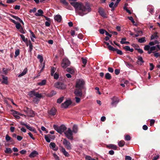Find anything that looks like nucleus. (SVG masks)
<instances>
[{
  "label": "nucleus",
  "instance_id": "1",
  "mask_svg": "<svg viewBox=\"0 0 160 160\" xmlns=\"http://www.w3.org/2000/svg\"><path fill=\"white\" fill-rule=\"evenodd\" d=\"M81 16H83L91 11V9L88 3L86 2L85 5L81 3Z\"/></svg>",
  "mask_w": 160,
  "mask_h": 160
},
{
  "label": "nucleus",
  "instance_id": "2",
  "mask_svg": "<svg viewBox=\"0 0 160 160\" xmlns=\"http://www.w3.org/2000/svg\"><path fill=\"white\" fill-rule=\"evenodd\" d=\"M76 89L74 91V94L76 96V102L78 103L80 101V98L78 97L80 96V79H78L76 83Z\"/></svg>",
  "mask_w": 160,
  "mask_h": 160
},
{
  "label": "nucleus",
  "instance_id": "3",
  "mask_svg": "<svg viewBox=\"0 0 160 160\" xmlns=\"http://www.w3.org/2000/svg\"><path fill=\"white\" fill-rule=\"evenodd\" d=\"M71 5L75 8V11L79 15H80V3L77 2V0H68Z\"/></svg>",
  "mask_w": 160,
  "mask_h": 160
},
{
  "label": "nucleus",
  "instance_id": "4",
  "mask_svg": "<svg viewBox=\"0 0 160 160\" xmlns=\"http://www.w3.org/2000/svg\"><path fill=\"white\" fill-rule=\"evenodd\" d=\"M53 127L55 130L61 134H62L63 132H64L67 128L66 127L63 125L59 127L56 125H54Z\"/></svg>",
  "mask_w": 160,
  "mask_h": 160
},
{
  "label": "nucleus",
  "instance_id": "5",
  "mask_svg": "<svg viewBox=\"0 0 160 160\" xmlns=\"http://www.w3.org/2000/svg\"><path fill=\"white\" fill-rule=\"evenodd\" d=\"M72 132L70 128H68V130L64 132V133L66 137L70 140L73 139L72 136Z\"/></svg>",
  "mask_w": 160,
  "mask_h": 160
},
{
  "label": "nucleus",
  "instance_id": "6",
  "mask_svg": "<svg viewBox=\"0 0 160 160\" xmlns=\"http://www.w3.org/2000/svg\"><path fill=\"white\" fill-rule=\"evenodd\" d=\"M144 50L145 51H148V53L150 54L154 52L153 51L155 50L156 49V46H149V45H145L144 47Z\"/></svg>",
  "mask_w": 160,
  "mask_h": 160
},
{
  "label": "nucleus",
  "instance_id": "7",
  "mask_svg": "<svg viewBox=\"0 0 160 160\" xmlns=\"http://www.w3.org/2000/svg\"><path fill=\"white\" fill-rule=\"evenodd\" d=\"M70 64V61L67 58H65L62 60L61 64V66L63 68H65L68 66Z\"/></svg>",
  "mask_w": 160,
  "mask_h": 160
},
{
  "label": "nucleus",
  "instance_id": "8",
  "mask_svg": "<svg viewBox=\"0 0 160 160\" xmlns=\"http://www.w3.org/2000/svg\"><path fill=\"white\" fill-rule=\"evenodd\" d=\"M54 87L58 89H64L66 88V85L63 82H57L54 84Z\"/></svg>",
  "mask_w": 160,
  "mask_h": 160
},
{
  "label": "nucleus",
  "instance_id": "9",
  "mask_svg": "<svg viewBox=\"0 0 160 160\" xmlns=\"http://www.w3.org/2000/svg\"><path fill=\"white\" fill-rule=\"evenodd\" d=\"M62 143L65 148H66L67 150H71L72 149V144L69 141L66 139H63Z\"/></svg>",
  "mask_w": 160,
  "mask_h": 160
},
{
  "label": "nucleus",
  "instance_id": "10",
  "mask_svg": "<svg viewBox=\"0 0 160 160\" xmlns=\"http://www.w3.org/2000/svg\"><path fill=\"white\" fill-rule=\"evenodd\" d=\"M85 82L82 80H81V98L83 97L85 92V88L84 86Z\"/></svg>",
  "mask_w": 160,
  "mask_h": 160
},
{
  "label": "nucleus",
  "instance_id": "11",
  "mask_svg": "<svg viewBox=\"0 0 160 160\" xmlns=\"http://www.w3.org/2000/svg\"><path fill=\"white\" fill-rule=\"evenodd\" d=\"M112 102L111 104L112 105H115V106L116 107L117 104L118 103L119 101V99L118 98L116 97H113L112 98Z\"/></svg>",
  "mask_w": 160,
  "mask_h": 160
},
{
  "label": "nucleus",
  "instance_id": "12",
  "mask_svg": "<svg viewBox=\"0 0 160 160\" xmlns=\"http://www.w3.org/2000/svg\"><path fill=\"white\" fill-rule=\"evenodd\" d=\"M71 103V101L70 100H66L62 104V108H68V106Z\"/></svg>",
  "mask_w": 160,
  "mask_h": 160
},
{
  "label": "nucleus",
  "instance_id": "13",
  "mask_svg": "<svg viewBox=\"0 0 160 160\" xmlns=\"http://www.w3.org/2000/svg\"><path fill=\"white\" fill-rule=\"evenodd\" d=\"M26 112L28 116L30 117H33L35 115V113L34 112L29 108H27Z\"/></svg>",
  "mask_w": 160,
  "mask_h": 160
},
{
  "label": "nucleus",
  "instance_id": "14",
  "mask_svg": "<svg viewBox=\"0 0 160 160\" xmlns=\"http://www.w3.org/2000/svg\"><path fill=\"white\" fill-rule=\"evenodd\" d=\"M98 12L100 15L102 17L104 18L107 17L106 14L105 12L103 10L102 8H99L98 9Z\"/></svg>",
  "mask_w": 160,
  "mask_h": 160
},
{
  "label": "nucleus",
  "instance_id": "15",
  "mask_svg": "<svg viewBox=\"0 0 160 160\" xmlns=\"http://www.w3.org/2000/svg\"><path fill=\"white\" fill-rule=\"evenodd\" d=\"M81 59L82 60V68H85L87 62V58L86 57H82Z\"/></svg>",
  "mask_w": 160,
  "mask_h": 160
},
{
  "label": "nucleus",
  "instance_id": "16",
  "mask_svg": "<svg viewBox=\"0 0 160 160\" xmlns=\"http://www.w3.org/2000/svg\"><path fill=\"white\" fill-rule=\"evenodd\" d=\"M60 151L66 157H68L70 155L69 153L66 150L65 148L63 147H62L61 148Z\"/></svg>",
  "mask_w": 160,
  "mask_h": 160
},
{
  "label": "nucleus",
  "instance_id": "17",
  "mask_svg": "<svg viewBox=\"0 0 160 160\" xmlns=\"http://www.w3.org/2000/svg\"><path fill=\"white\" fill-rule=\"evenodd\" d=\"M144 61L143 60L142 57L138 56V60L136 62L137 64L139 65H142V63H144Z\"/></svg>",
  "mask_w": 160,
  "mask_h": 160
},
{
  "label": "nucleus",
  "instance_id": "18",
  "mask_svg": "<svg viewBox=\"0 0 160 160\" xmlns=\"http://www.w3.org/2000/svg\"><path fill=\"white\" fill-rule=\"evenodd\" d=\"M49 146L50 148L54 151H56L58 149V148L56 147V144L54 142H51Z\"/></svg>",
  "mask_w": 160,
  "mask_h": 160
},
{
  "label": "nucleus",
  "instance_id": "19",
  "mask_svg": "<svg viewBox=\"0 0 160 160\" xmlns=\"http://www.w3.org/2000/svg\"><path fill=\"white\" fill-rule=\"evenodd\" d=\"M107 148L109 149H112L114 150H116L117 149V147L115 145L110 144L107 145Z\"/></svg>",
  "mask_w": 160,
  "mask_h": 160
},
{
  "label": "nucleus",
  "instance_id": "20",
  "mask_svg": "<svg viewBox=\"0 0 160 160\" xmlns=\"http://www.w3.org/2000/svg\"><path fill=\"white\" fill-rule=\"evenodd\" d=\"M10 15L17 20L18 21H19L20 22H21L22 24H24V22H23V21L18 17L16 16H14V15H13L12 14H10Z\"/></svg>",
  "mask_w": 160,
  "mask_h": 160
},
{
  "label": "nucleus",
  "instance_id": "21",
  "mask_svg": "<svg viewBox=\"0 0 160 160\" xmlns=\"http://www.w3.org/2000/svg\"><path fill=\"white\" fill-rule=\"evenodd\" d=\"M54 20L58 22H60L62 19V17L59 15H57L54 17Z\"/></svg>",
  "mask_w": 160,
  "mask_h": 160
},
{
  "label": "nucleus",
  "instance_id": "22",
  "mask_svg": "<svg viewBox=\"0 0 160 160\" xmlns=\"http://www.w3.org/2000/svg\"><path fill=\"white\" fill-rule=\"evenodd\" d=\"M2 78L3 79V80L2 81V83H4L5 84L7 85L8 84V78L7 77L4 76H2Z\"/></svg>",
  "mask_w": 160,
  "mask_h": 160
},
{
  "label": "nucleus",
  "instance_id": "23",
  "mask_svg": "<svg viewBox=\"0 0 160 160\" xmlns=\"http://www.w3.org/2000/svg\"><path fill=\"white\" fill-rule=\"evenodd\" d=\"M38 154V153L36 151H33L29 155V157L31 158L34 157Z\"/></svg>",
  "mask_w": 160,
  "mask_h": 160
},
{
  "label": "nucleus",
  "instance_id": "24",
  "mask_svg": "<svg viewBox=\"0 0 160 160\" xmlns=\"http://www.w3.org/2000/svg\"><path fill=\"white\" fill-rule=\"evenodd\" d=\"M43 12L41 9H39L38 10L37 12L36 13L35 15L36 16H43Z\"/></svg>",
  "mask_w": 160,
  "mask_h": 160
},
{
  "label": "nucleus",
  "instance_id": "25",
  "mask_svg": "<svg viewBox=\"0 0 160 160\" xmlns=\"http://www.w3.org/2000/svg\"><path fill=\"white\" fill-rule=\"evenodd\" d=\"M26 128L30 131L33 132L35 133L37 132V131L35 128L33 127L30 126H29L28 125L27 126Z\"/></svg>",
  "mask_w": 160,
  "mask_h": 160
},
{
  "label": "nucleus",
  "instance_id": "26",
  "mask_svg": "<svg viewBox=\"0 0 160 160\" xmlns=\"http://www.w3.org/2000/svg\"><path fill=\"white\" fill-rule=\"evenodd\" d=\"M5 139L7 142L10 141V142H13V139L8 134H7L5 136Z\"/></svg>",
  "mask_w": 160,
  "mask_h": 160
},
{
  "label": "nucleus",
  "instance_id": "27",
  "mask_svg": "<svg viewBox=\"0 0 160 160\" xmlns=\"http://www.w3.org/2000/svg\"><path fill=\"white\" fill-rule=\"evenodd\" d=\"M158 33L157 32H154L153 34L152 35L151 37V40H152L154 39H157L158 38V36L157 35Z\"/></svg>",
  "mask_w": 160,
  "mask_h": 160
},
{
  "label": "nucleus",
  "instance_id": "28",
  "mask_svg": "<svg viewBox=\"0 0 160 160\" xmlns=\"http://www.w3.org/2000/svg\"><path fill=\"white\" fill-rule=\"evenodd\" d=\"M21 38L23 40V42H25L27 44V46H28V45L27 44V43L28 42V39L27 38H25V36L22 34H21L20 35Z\"/></svg>",
  "mask_w": 160,
  "mask_h": 160
},
{
  "label": "nucleus",
  "instance_id": "29",
  "mask_svg": "<svg viewBox=\"0 0 160 160\" xmlns=\"http://www.w3.org/2000/svg\"><path fill=\"white\" fill-rule=\"evenodd\" d=\"M28 71V69L27 68H25L23 71L22 72L18 75L19 77H21L25 75L27 73Z\"/></svg>",
  "mask_w": 160,
  "mask_h": 160
},
{
  "label": "nucleus",
  "instance_id": "30",
  "mask_svg": "<svg viewBox=\"0 0 160 160\" xmlns=\"http://www.w3.org/2000/svg\"><path fill=\"white\" fill-rule=\"evenodd\" d=\"M66 71L71 74L73 73L74 72V70L73 68H68L66 69Z\"/></svg>",
  "mask_w": 160,
  "mask_h": 160
},
{
  "label": "nucleus",
  "instance_id": "31",
  "mask_svg": "<svg viewBox=\"0 0 160 160\" xmlns=\"http://www.w3.org/2000/svg\"><path fill=\"white\" fill-rule=\"evenodd\" d=\"M56 110L55 108H52L50 111L49 113L50 114L54 116L56 114Z\"/></svg>",
  "mask_w": 160,
  "mask_h": 160
},
{
  "label": "nucleus",
  "instance_id": "32",
  "mask_svg": "<svg viewBox=\"0 0 160 160\" xmlns=\"http://www.w3.org/2000/svg\"><path fill=\"white\" fill-rule=\"evenodd\" d=\"M5 153L7 154L11 153L12 152V149L10 148H6L5 150L4 151Z\"/></svg>",
  "mask_w": 160,
  "mask_h": 160
},
{
  "label": "nucleus",
  "instance_id": "33",
  "mask_svg": "<svg viewBox=\"0 0 160 160\" xmlns=\"http://www.w3.org/2000/svg\"><path fill=\"white\" fill-rule=\"evenodd\" d=\"M37 58L39 60L41 64V65H42V62L43 61V59L42 56L40 55H38Z\"/></svg>",
  "mask_w": 160,
  "mask_h": 160
},
{
  "label": "nucleus",
  "instance_id": "34",
  "mask_svg": "<svg viewBox=\"0 0 160 160\" xmlns=\"http://www.w3.org/2000/svg\"><path fill=\"white\" fill-rule=\"evenodd\" d=\"M72 132L76 133L78 131V127L76 125H74L73 126L72 128Z\"/></svg>",
  "mask_w": 160,
  "mask_h": 160
},
{
  "label": "nucleus",
  "instance_id": "35",
  "mask_svg": "<svg viewBox=\"0 0 160 160\" xmlns=\"http://www.w3.org/2000/svg\"><path fill=\"white\" fill-rule=\"evenodd\" d=\"M46 81L45 79L42 80L41 82L38 83V85L42 86L45 85L46 83Z\"/></svg>",
  "mask_w": 160,
  "mask_h": 160
},
{
  "label": "nucleus",
  "instance_id": "36",
  "mask_svg": "<svg viewBox=\"0 0 160 160\" xmlns=\"http://www.w3.org/2000/svg\"><path fill=\"white\" fill-rule=\"evenodd\" d=\"M105 78L108 80H110L112 78V77L110 74L108 72L105 75Z\"/></svg>",
  "mask_w": 160,
  "mask_h": 160
},
{
  "label": "nucleus",
  "instance_id": "37",
  "mask_svg": "<svg viewBox=\"0 0 160 160\" xmlns=\"http://www.w3.org/2000/svg\"><path fill=\"white\" fill-rule=\"evenodd\" d=\"M125 143V141L121 140L118 142V145L120 147H122L124 145Z\"/></svg>",
  "mask_w": 160,
  "mask_h": 160
},
{
  "label": "nucleus",
  "instance_id": "38",
  "mask_svg": "<svg viewBox=\"0 0 160 160\" xmlns=\"http://www.w3.org/2000/svg\"><path fill=\"white\" fill-rule=\"evenodd\" d=\"M56 71V68L54 67H52L51 70V74L52 76H53L54 73Z\"/></svg>",
  "mask_w": 160,
  "mask_h": 160
},
{
  "label": "nucleus",
  "instance_id": "39",
  "mask_svg": "<svg viewBox=\"0 0 160 160\" xmlns=\"http://www.w3.org/2000/svg\"><path fill=\"white\" fill-rule=\"evenodd\" d=\"M29 51L30 52H31L33 48V46L31 42L30 41H29Z\"/></svg>",
  "mask_w": 160,
  "mask_h": 160
},
{
  "label": "nucleus",
  "instance_id": "40",
  "mask_svg": "<svg viewBox=\"0 0 160 160\" xmlns=\"http://www.w3.org/2000/svg\"><path fill=\"white\" fill-rule=\"evenodd\" d=\"M40 101V99L37 98V97H35L33 98L32 101L35 103L37 104Z\"/></svg>",
  "mask_w": 160,
  "mask_h": 160
},
{
  "label": "nucleus",
  "instance_id": "41",
  "mask_svg": "<svg viewBox=\"0 0 160 160\" xmlns=\"http://www.w3.org/2000/svg\"><path fill=\"white\" fill-rule=\"evenodd\" d=\"M145 37H143L142 38H139L138 40V42L141 43H143L144 42L146 41L145 40Z\"/></svg>",
  "mask_w": 160,
  "mask_h": 160
},
{
  "label": "nucleus",
  "instance_id": "42",
  "mask_svg": "<svg viewBox=\"0 0 160 160\" xmlns=\"http://www.w3.org/2000/svg\"><path fill=\"white\" fill-rule=\"evenodd\" d=\"M56 92L55 91H52L50 93L48 94V96L49 97H52V96H53V95L56 94Z\"/></svg>",
  "mask_w": 160,
  "mask_h": 160
},
{
  "label": "nucleus",
  "instance_id": "43",
  "mask_svg": "<svg viewBox=\"0 0 160 160\" xmlns=\"http://www.w3.org/2000/svg\"><path fill=\"white\" fill-rule=\"evenodd\" d=\"M34 96H35V97H37V98H38L39 99H40L42 97V95L41 94L39 93H38V92H35V94L34 95Z\"/></svg>",
  "mask_w": 160,
  "mask_h": 160
},
{
  "label": "nucleus",
  "instance_id": "44",
  "mask_svg": "<svg viewBox=\"0 0 160 160\" xmlns=\"http://www.w3.org/2000/svg\"><path fill=\"white\" fill-rule=\"evenodd\" d=\"M15 55H14V57L15 58L17 57L19 55L20 53V50L19 49H17L16 50L15 52Z\"/></svg>",
  "mask_w": 160,
  "mask_h": 160
},
{
  "label": "nucleus",
  "instance_id": "45",
  "mask_svg": "<svg viewBox=\"0 0 160 160\" xmlns=\"http://www.w3.org/2000/svg\"><path fill=\"white\" fill-rule=\"evenodd\" d=\"M115 51L116 52L117 54H119L120 55H122L123 54V53L122 51L119 50L118 49L116 48V50H115Z\"/></svg>",
  "mask_w": 160,
  "mask_h": 160
},
{
  "label": "nucleus",
  "instance_id": "46",
  "mask_svg": "<svg viewBox=\"0 0 160 160\" xmlns=\"http://www.w3.org/2000/svg\"><path fill=\"white\" fill-rule=\"evenodd\" d=\"M108 48L109 50L113 51V52L115 51V50H116V49L114 48L113 47H112L110 45L108 47Z\"/></svg>",
  "mask_w": 160,
  "mask_h": 160
},
{
  "label": "nucleus",
  "instance_id": "47",
  "mask_svg": "<svg viewBox=\"0 0 160 160\" xmlns=\"http://www.w3.org/2000/svg\"><path fill=\"white\" fill-rule=\"evenodd\" d=\"M45 138L46 140V141L48 142H50L51 140L50 138L46 135H44Z\"/></svg>",
  "mask_w": 160,
  "mask_h": 160
},
{
  "label": "nucleus",
  "instance_id": "48",
  "mask_svg": "<svg viewBox=\"0 0 160 160\" xmlns=\"http://www.w3.org/2000/svg\"><path fill=\"white\" fill-rule=\"evenodd\" d=\"M16 27L18 29V30L22 27L20 23L17 22L16 24Z\"/></svg>",
  "mask_w": 160,
  "mask_h": 160
},
{
  "label": "nucleus",
  "instance_id": "49",
  "mask_svg": "<svg viewBox=\"0 0 160 160\" xmlns=\"http://www.w3.org/2000/svg\"><path fill=\"white\" fill-rule=\"evenodd\" d=\"M35 92L33 91H31L29 94V95L31 97H32L33 96H34V95L35 94Z\"/></svg>",
  "mask_w": 160,
  "mask_h": 160
},
{
  "label": "nucleus",
  "instance_id": "50",
  "mask_svg": "<svg viewBox=\"0 0 160 160\" xmlns=\"http://www.w3.org/2000/svg\"><path fill=\"white\" fill-rule=\"evenodd\" d=\"M61 2L66 6L68 5V3L67 2L66 0H61Z\"/></svg>",
  "mask_w": 160,
  "mask_h": 160
},
{
  "label": "nucleus",
  "instance_id": "51",
  "mask_svg": "<svg viewBox=\"0 0 160 160\" xmlns=\"http://www.w3.org/2000/svg\"><path fill=\"white\" fill-rule=\"evenodd\" d=\"M58 54L61 57H62L64 55V52L63 50H61L59 51Z\"/></svg>",
  "mask_w": 160,
  "mask_h": 160
},
{
  "label": "nucleus",
  "instance_id": "52",
  "mask_svg": "<svg viewBox=\"0 0 160 160\" xmlns=\"http://www.w3.org/2000/svg\"><path fill=\"white\" fill-rule=\"evenodd\" d=\"M85 159L86 160H96L95 159L92 158L90 156H86Z\"/></svg>",
  "mask_w": 160,
  "mask_h": 160
},
{
  "label": "nucleus",
  "instance_id": "53",
  "mask_svg": "<svg viewBox=\"0 0 160 160\" xmlns=\"http://www.w3.org/2000/svg\"><path fill=\"white\" fill-rule=\"evenodd\" d=\"M125 140L129 141L131 140V138L129 135H126V136L125 137Z\"/></svg>",
  "mask_w": 160,
  "mask_h": 160
},
{
  "label": "nucleus",
  "instance_id": "54",
  "mask_svg": "<svg viewBox=\"0 0 160 160\" xmlns=\"http://www.w3.org/2000/svg\"><path fill=\"white\" fill-rule=\"evenodd\" d=\"M63 97H61L60 98H58L57 100V102L58 103H60L63 100Z\"/></svg>",
  "mask_w": 160,
  "mask_h": 160
},
{
  "label": "nucleus",
  "instance_id": "55",
  "mask_svg": "<svg viewBox=\"0 0 160 160\" xmlns=\"http://www.w3.org/2000/svg\"><path fill=\"white\" fill-rule=\"evenodd\" d=\"M123 48L126 51H129L130 50V47L128 46H124Z\"/></svg>",
  "mask_w": 160,
  "mask_h": 160
},
{
  "label": "nucleus",
  "instance_id": "56",
  "mask_svg": "<svg viewBox=\"0 0 160 160\" xmlns=\"http://www.w3.org/2000/svg\"><path fill=\"white\" fill-rule=\"evenodd\" d=\"M29 32L31 34L30 38H36L35 35H34L33 32H32L31 30H30Z\"/></svg>",
  "mask_w": 160,
  "mask_h": 160
},
{
  "label": "nucleus",
  "instance_id": "57",
  "mask_svg": "<svg viewBox=\"0 0 160 160\" xmlns=\"http://www.w3.org/2000/svg\"><path fill=\"white\" fill-rule=\"evenodd\" d=\"M135 49L136 50H137L138 52L141 54H142L143 52V51L142 49L140 48H135Z\"/></svg>",
  "mask_w": 160,
  "mask_h": 160
},
{
  "label": "nucleus",
  "instance_id": "58",
  "mask_svg": "<svg viewBox=\"0 0 160 160\" xmlns=\"http://www.w3.org/2000/svg\"><path fill=\"white\" fill-rule=\"evenodd\" d=\"M149 65L151 67L149 69L150 71H152L154 69V66L153 65V63H150Z\"/></svg>",
  "mask_w": 160,
  "mask_h": 160
},
{
  "label": "nucleus",
  "instance_id": "59",
  "mask_svg": "<svg viewBox=\"0 0 160 160\" xmlns=\"http://www.w3.org/2000/svg\"><path fill=\"white\" fill-rule=\"evenodd\" d=\"M123 9L124 10H125L128 13H129V14H131L132 13V12H131V11H130L129 10H128V8L125 6L124 7Z\"/></svg>",
  "mask_w": 160,
  "mask_h": 160
},
{
  "label": "nucleus",
  "instance_id": "60",
  "mask_svg": "<svg viewBox=\"0 0 160 160\" xmlns=\"http://www.w3.org/2000/svg\"><path fill=\"white\" fill-rule=\"evenodd\" d=\"M54 78L55 79H57L59 78V75L57 73H55L53 74Z\"/></svg>",
  "mask_w": 160,
  "mask_h": 160
},
{
  "label": "nucleus",
  "instance_id": "61",
  "mask_svg": "<svg viewBox=\"0 0 160 160\" xmlns=\"http://www.w3.org/2000/svg\"><path fill=\"white\" fill-rule=\"evenodd\" d=\"M159 53L158 52H154L153 53L154 56L156 58H158L159 57Z\"/></svg>",
  "mask_w": 160,
  "mask_h": 160
},
{
  "label": "nucleus",
  "instance_id": "62",
  "mask_svg": "<svg viewBox=\"0 0 160 160\" xmlns=\"http://www.w3.org/2000/svg\"><path fill=\"white\" fill-rule=\"evenodd\" d=\"M53 156L56 160H59V158L58 155L55 153L53 154Z\"/></svg>",
  "mask_w": 160,
  "mask_h": 160
},
{
  "label": "nucleus",
  "instance_id": "63",
  "mask_svg": "<svg viewBox=\"0 0 160 160\" xmlns=\"http://www.w3.org/2000/svg\"><path fill=\"white\" fill-rule=\"evenodd\" d=\"M159 155H157L156 156H154L153 157L152 159L153 160H157L159 158Z\"/></svg>",
  "mask_w": 160,
  "mask_h": 160
},
{
  "label": "nucleus",
  "instance_id": "64",
  "mask_svg": "<svg viewBox=\"0 0 160 160\" xmlns=\"http://www.w3.org/2000/svg\"><path fill=\"white\" fill-rule=\"evenodd\" d=\"M125 160H132V158L129 156H126Z\"/></svg>",
  "mask_w": 160,
  "mask_h": 160
}]
</instances>
